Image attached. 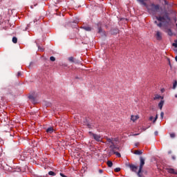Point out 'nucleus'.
Listing matches in <instances>:
<instances>
[{"instance_id": "obj_35", "label": "nucleus", "mask_w": 177, "mask_h": 177, "mask_svg": "<svg viewBox=\"0 0 177 177\" xmlns=\"http://www.w3.org/2000/svg\"><path fill=\"white\" fill-rule=\"evenodd\" d=\"M99 173H100V174H103V169H100V170H99Z\"/></svg>"}, {"instance_id": "obj_11", "label": "nucleus", "mask_w": 177, "mask_h": 177, "mask_svg": "<svg viewBox=\"0 0 177 177\" xmlns=\"http://www.w3.org/2000/svg\"><path fill=\"white\" fill-rule=\"evenodd\" d=\"M82 28L83 30H85V31H91L92 28H91L90 26H82Z\"/></svg>"}, {"instance_id": "obj_21", "label": "nucleus", "mask_w": 177, "mask_h": 177, "mask_svg": "<svg viewBox=\"0 0 177 177\" xmlns=\"http://www.w3.org/2000/svg\"><path fill=\"white\" fill-rule=\"evenodd\" d=\"M177 86V81H174V84H173V89H175L176 88Z\"/></svg>"}, {"instance_id": "obj_4", "label": "nucleus", "mask_w": 177, "mask_h": 177, "mask_svg": "<svg viewBox=\"0 0 177 177\" xmlns=\"http://www.w3.org/2000/svg\"><path fill=\"white\" fill-rule=\"evenodd\" d=\"M140 167H139V170L138 172V176L140 177V172H142V169H143V166L145 165V159L143 158L140 157Z\"/></svg>"}, {"instance_id": "obj_25", "label": "nucleus", "mask_w": 177, "mask_h": 177, "mask_svg": "<svg viewBox=\"0 0 177 177\" xmlns=\"http://www.w3.org/2000/svg\"><path fill=\"white\" fill-rule=\"evenodd\" d=\"M50 60L51 62H55V60H56V58H55V57H50Z\"/></svg>"}, {"instance_id": "obj_40", "label": "nucleus", "mask_w": 177, "mask_h": 177, "mask_svg": "<svg viewBox=\"0 0 177 177\" xmlns=\"http://www.w3.org/2000/svg\"><path fill=\"white\" fill-rule=\"evenodd\" d=\"M175 97H177V95H175Z\"/></svg>"}, {"instance_id": "obj_19", "label": "nucleus", "mask_w": 177, "mask_h": 177, "mask_svg": "<svg viewBox=\"0 0 177 177\" xmlns=\"http://www.w3.org/2000/svg\"><path fill=\"white\" fill-rule=\"evenodd\" d=\"M48 175H50V176H55L56 175V174L53 171H50L48 172Z\"/></svg>"}, {"instance_id": "obj_6", "label": "nucleus", "mask_w": 177, "mask_h": 177, "mask_svg": "<svg viewBox=\"0 0 177 177\" xmlns=\"http://www.w3.org/2000/svg\"><path fill=\"white\" fill-rule=\"evenodd\" d=\"M155 38L158 40V41H161V39H162V33L160 31H156V34H155Z\"/></svg>"}, {"instance_id": "obj_28", "label": "nucleus", "mask_w": 177, "mask_h": 177, "mask_svg": "<svg viewBox=\"0 0 177 177\" xmlns=\"http://www.w3.org/2000/svg\"><path fill=\"white\" fill-rule=\"evenodd\" d=\"M160 117L161 118H164V112L160 113Z\"/></svg>"}, {"instance_id": "obj_13", "label": "nucleus", "mask_w": 177, "mask_h": 177, "mask_svg": "<svg viewBox=\"0 0 177 177\" xmlns=\"http://www.w3.org/2000/svg\"><path fill=\"white\" fill-rule=\"evenodd\" d=\"M29 99L30 100H31L32 103H37V101L35 100V98L34 97V96L30 95Z\"/></svg>"}, {"instance_id": "obj_36", "label": "nucleus", "mask_w": 177, "mask_h": 177, "mask_svg": "<svg viewBox=\"0 0 177 177\" xmlns=\"http://www.w3.org/2000/svg\"><path fill=\"white\" fill-rule=\"evenodd\" d=\"M38 20H39L38 19H34V23H37V21H38Z\"/></svg>"}, {"instance_id": "obj_10", "label": "nucleus", "mask_w": 177, "mask_h": 177, "mask_svg": "<svg viewBox=\"0 0 177 177\" xmlns=\"http://www.w3.org/2000/svg\"><path fill=\"white\" fill-rule=\"evenodd\" d=\"M138 2H140V3H141V5H143L144 6H146L147 8V3H146V2H145V1L147 0H137Z\"/></svg>"}, {"instance_id": "obj_31", "label": "nucleus", "mask_w": 177, "mask_h": 177, "mask_svg": "<svg viewBox=\"0 0 177 177\" xmlns=\"http://www.w3.org/2000/svg\"><path fill=\"white\" fill-rule=\"evenodd\" d=\"M21 72H18L17 77H21Z\"/></svg>"}, {"instance_id": "obj_26", "label": "nucleus", "mask_w": 177, "mask_h": 177, "mask_svg": "<svg viewBox=\"0 0 177 177\" xmlns=\"http://www.w3.org/2000/svg\"><path fill=\"white\" fill-rule=\"evenodd\" d=\"M68 60H69V62H74V57H70L68 58Z\"/></svg>"}, {"instance_id": "obj_17", "label": "nucleus", "mask_w": 177, "mask_h": 177, "mask_svg": "<svg viewBox=\"0 0 177 177\" xmlns=\"http://www.w3.org/2000/svg\"><path fill=\"white\" fill-rule=\"evenodd\" d=\"M169 174H174L175 175H177V172H176L175 169H169Z\"/></svg>"}, {"instance_id": "obj_1", "label": "nucleus", "mask_w": 177, "mask_h": 177, "mask_svg": "<svg viewBox=\"0 0 177 177\" xmlns=\"http://www.w3.org/2000/svg\"><path fill=\"white\" fill-rule=\"evenodd\" d=\"M156 17L159 23L157 21H155V24H157L158 27H160L162 30H165V32H167L168 35L172 37L174 33H172V30L169 28L172 24L171 21V17H169V13H168L167 10H165L160 15L156 16Z\"/></svg>"}, {"instance_id": "obj_27", "label": "nucleus", "mask_w": 177, "mask_h": 177, "mask_svg": "<svg viewBox=\"0 0 177 177\" xmlns=\"http://www.w3.org/2000/svg\"><path fill=\"white\" fill-rule=\"evenodd\" d=\"M102 28H98V32L100 34V32H102Z\"/></svg>"}, {"instance_id": "obj_9", "label": "nucleus", "mask_w": 177, "mask_h": 177, "mask_svg": "<svg viewBox=\"0 0 177 177\" xmlns=\"http://www.w3.org/2000/svg\"><path fill=\"white\" fill-rule=\"evenodd\" d=\"M138 119H139V116H138V115H131V120L133 122H135V121H136V120H138Z\"/></svg>"}, {"instance_id": "obj_38", "label": "nucleus", "mask_w": 177, "mask_h": 177, "mask_svg": "<svg viewBox=\"0 0 177 177\" xmlns=\"http://www.w3.org/2000/svg\"><path fill=\"white\" fill-rule=\"evenodd\" d=\"M175 60L176 62H177V56L175 57Z\"/></svg>"}, {"instance_id": "obj_22", "label": "nucleus", "mask_w": 177, "mask_h": 177, "mask_svg": "<svg viewBox=\"0 0 177 177\" xmlns=\"http://www.w3.org/2000/svg\"><path fill=\"white\" fill-rule=\"evenodd\" d=\"M115 172H120L121 171V168L117 167L114 169Z\"/></svg>"}, {"instance_id": "obj_2", "label": "nucleus", "mask_w": 177, "mask_h": 177, "mask_svg": "<svg viewBox=\"0 0 177 177\" xmlns=\"http://www.w3.org/2000/svg\"><path fill=\"white\" fill-rule=\"evenodd\" d=\"M105 139L106 140V144L109 146V149H110V151L109 152V156H113V154H115V156H117V157H118L119 158H121V153L118 152V151H121V147L114 144V140H115V139L109 138V137H106Z\"/></svg>"}, {"instance_id": "obj_24", "label": "nucleus", "mask_w": 177, "mask_h": 177, "mask_svg": "<svg viewBox=\"0 0 177 177\" xmlns=\"http://www.w3.org/2000/svg\"><path fill=\"white\" fill-rule=\"evenodd\" d=\"M169 13H171L174 16H175V15H176V12L174 10H169Z\"/></svg>"}, {"instance_id": "obj_39", "label": "nucleus", "mask_w": 177, "mask_h": 177, "mask_svg": "<svg viewBox=\"0 0 177 177\" xmlns=\"http://www.w3.org/2000/svg\"><path fill=\"white\" fill-rule=\"evenodd\" d=\"M138 135H139V134H134V136H138Z\"/></svg>"}, {"instance_id": "obj_37", "label": "nucleus", "mask_w": 177, "mask_h": 177, "mask_svg": "<svg viewBox=\"0 0 177 177\" xmlns=\"http://www.w3.org/2000/svg\"><path fill=\"white\" fill-rule=\"evenodd\" d=\"M39 49L41 51H44V48H41L40 46H38Z\"/></svg>"}, {"instance_id": "obj_16", "label": "nucleus", "mask_w": 177, "mask_h": 177, "mask_svg": "<svg viewBox=\"0 0 177 177\" xmlns=\"http://www.w3.org/2000/svg\"><path fill=\"white\" fill-rule=\"evenodd\" d=\"M2 24V26H3V28L6 29V24H8V21H2L1 24Z\"/></svg>"}, {"instance_id": "obj_8", "label": "nucleus", "mask_w": 177, "mask_h": 177, "mask_svg": "<svg viewBox=\"0 0 177 177\" xmlns=\"http://www.w3.org/2000/svg\"><path fill=\"white\" fill-rule=\"evenodd\" d=\"M160 99H162H162H164V97H162V96H161V95H160L158 94H156L155 95V97H153V100H158Z\"/></svg>"}, {"instance_id": "obj_34", "label": "nucleus", "mask_w": 177, "mask_h": 177, "mask_svg": "<svg viewBox=\"0 0 177 177\" xmlns=\"http://www.w3.org/2000/svg\"><path fill=\"white\" fill-rule=\"evenodd\" d=\"M154 135H155L156 136H157V135H158V131H155V132H154Z\"/></svg>"}, {"instance_id": "obj_12", "label": "nucleus", "mask_w": 177, "mask_h": 177, "mask_svg": "<svg viewBox=\"0 0 177 177\" xmlns=\"http://www.w3.org/2000/svg\"><path fill=\"white\" fill-rule=\"evenodd\" d=\"M162 106H164V100H162L158 104L160 110H162Z\"/></svg>"}, {"instance_id": "obj_32", "label": "nucleus", "mask_w": 177, "mask_h": 177, "mask_svg": "<svg viewBox=\"0 0 177 177\" xmlns=\"http://www.w3.org/2000/svg\"><path fill=\"white\" fill-rule=\"evenodd\" d=\"M173 46H174L175 48H177V43H173Z\"/></svg>"}, {"instance_id": "obj_29", "label": "nucleus", "mask_w": 177, "mask_h": 177, "mask_svg": "<svg viewBox=\"0 0 177 177\" xmlns=\"http://www.w3.org/2000/svg\"><path fill=\"white\" fill-rule=\"evenodd\" d=\"M171 138H175V133H172L170 134Z\"/></svg>"}, {"instance_id": "obj_41", "label": "nucleus", "mask_w": 177, "mask_h": 177, "mask_svg": "<svg viewBox=\"0 0 177 177\" xmlns=\"http://www.w3.org/2000/svg\"><path fill=\"white\" fill-rule=\"evenodd\" d=\"M139 177H142V175H140V176H139Z\"/></svg>"}, {"instance_id": "obj_18", "label": "nucleus", "mask_w": 177, "mask_h": 177, "mask_svg": "<svg viewBox=\"0 0 177 177\" xmlns=\"http://www.w3.org/2000/svg\"><path fill=\"white\" fill-rule=\"evenodd\" d=\"M142 152L140 150H136L134 152V154H137L138 156H140V154H142Z\"/></svg>"}, {"instance_id": "obj_30", "label": "nucleus", "mask_w": 177, "mask_h": 177, "mask_svg": "<svg viewBox=\"0 0 177 177\" xmlns=\"http://www.w3.org/2000/svg\"><path fill=\"white\" fill-rule=\"evenodd\" d=\"M153 120H154L153 116L149 117V121H153Z\"/></svg>"}, {"instance_id": "obj_23", "label": "nucleus", "mask_w": 177, "mask_h": 177, "mask_svg": "<svg viewBox=\"0 0 177 177\" xmlns=\"http://www.w3.org/2000/svg\"><path fill=\"white\" fill-rule=\"evenodd\" d=\"M158 118V115H156L155 118L153 120V124L156 122V121H157Z\"/></svg>"}, {"instance_id": "obj_7", "label": "nucleus", "mask_w": 177, "mask_h": 177, "mask_svg": "<svg viewBox=\"0 0 177 177\" xmlns=\"http://www.w3.org/2000/svg\"><path fill=\"white\" fill-rule=\"evenodd\" d=\"M129 168L133 172H137L138 167L135 165H129Z\"/></svg>"}, {"instance_id": "obj_15", "label": "nucleus", "mask_w": 177, "mask_h": 177, "mask_svg": "<svg viewBox=\"0 0 177 177\" xmlns=\"http://www.w3.org/2000/svg\"><path fill=\"white\" fill-rule=\"evenodd\" d=\"M106 164L108 167H109V168H111V167H113V162H111V160H108Z\"/></svg>"}, {"instance_id": "obj_20", "label": "nucleus", "mask_w": 177, "mask_h": 177, "mask_svg": "<svg viewBox=\"0 0 177 177\" xmlns=\"http://www.w3.org/2000/svg\"><path fill=\"white\" fill-rule=\"evenodd\" d=\"M12 42L13 44H17V37H12Z\"/></svg>"}, {"instance_id": "obj_5", "label": "nucleus", "mask_w": 177, "mask_h": 177, "mask_svg": "<svg viewBox=\"0 0 177 177\" xmlns=\"http://www.w3.org/2000/svg\"><path fill=\"white\" fill-rule=\"evenodd\" d=\"M88 133L90 136H93V139H95V140H96L97 142H100L102 140V137L100 136V135L95 134L92 133V131H89Z\"/></svg>"}, {"instance_id": "obj_33", "label": "nucleus", "mask_w": 177, "mask_h": 177, "mask_svg": "<svg viewBox=\"0 0 177 177\" xmlns=\"http://www.w3.org/2000/svg\"><path fill=\"white\" fill-rule=\"evenodd\" d=\"M165 2V5H168V1H167V0H164Z\"/></svg>"}, {"instance_id": "obj_3", "label": "nucleus", "mask_w": 177, "mask_h": 177, "mask_svg": "<svg viewBox=\"0 0 177 177\" xmlns=\"http://www.w3.org/2000/svg\"><path fill=\"white\" fill-rule=\"evenodd\" d=\"M161 10V8H160V5L158 4H154L152 3L149 6V8H148V11L149 13H151L152 15H156L158 12Z\"/></svg>"}, {"instance_id": "obj_14", "label": "nucleus", "mask_w": 177, "mask_h": 177, "mask_svg": "<svg viewBox=\"0 0 177 177\" xmlns=\"http://www.w3.org/2000/svg\"><path fill=\"white\" fill-rule=\"evenodd\" d=\"M47 133H53V127H49L46 129Z\"/></svg>"}]
</instances>
